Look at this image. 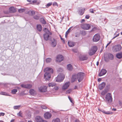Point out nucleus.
I'll return each instance as SVG.
<instances>
[{
	"mask_svg": "<svg viewBox=\"0 0 122 122\" xmlns=\"http://www.w3.org/2000/svg\"><path fill=\"white\" fill-rule=\"evenodd\" d=\"M97 49L96 46H93L91 48V49L89 50V54L91 56L93 55L96 52Z\"/></svg>",
	"mask_w": 122,
	"mask_h": 122,
	"instance_id": "nucleus-5",
	"label": "nucleus"
},
{
	"mask_svg": "<svg viewBox=\"0 0 122 122\" xmlns=\"http://www.w3.org/2000/svg\"><path fill=\"white\" fill-rule=\"evenodd\" d=\"M107 92V91L105 90H104L101 93V94L102 95H104L106 94Z\"/></svg>",
	"mask_w": 122,
	"mask_h": 122,
	"instance_id": "nucleus-37",
	"label": "nucleus"
},
{
	"mask_svg": "<svg viewBox=\"0 0 122 122\" xmlns=\"http://www.w3.org/2000/svg\"><path fill=\"white\" fill-rule=\"evenodd\" d=\"M79 58L81 61H83L87 60L88 57L86 56L82 55L80 56Z\"/></svg>",
	"mask_w": 122,
	"mask_h": 122,
	"instance_id": "nucleus-16",
	"label": "nucleus"
},
{
	"mask_svg": "<svg viewBox=\"0 0 122 122\" xmlns=\"http://www.w3.org/2000/svg\"><path fill=\"white\" fill-rule=\"evenodd\" d=\"M43 119L40 116H37L35 118V120L37 122H42Z\"/></svg>",
	"mask_w": 122,
	"mask_h": 122,
	"instance_id": "nucleus-18",
	"label": "nucleus"
},
{
	"mask_svg": "<svg viewBox=\"0 0 122 122\" xmlns=\"http://www.w3.org/2000/svg\"><path fill=\"white\" fill-rule=\"evenodd\" d=\"M121 45H117L114 46L113 47V49L114 51L117 52L120 51L121 50Z\"/></svg>",
	"mask_w": 122,
	"mask_h": 122,
	"instance_id": "nucleus-7",
	"label": "nucleus"
},
{
	"mask_svg": "<svg viewBox=\"0 0 122 122\" xmlns=\"http://www.w3.org/2000/svg\"><path fill=\"white\" fill-rule=\"evenodd\" d=\"M39 91L42 92H45L47 91V88L45 86H41L39 88Z\"/></svg>",
	"mask_w": 122,
	"mask_h": 122,
	"instance_id": "nucleus-12",
	"label": "nucleus"
},
{
	"mask_svg": "<svg viewBox=\"0 0 122 122\" xmlns=\"http://www.w3.org/2000/svg\"><path fill=\"white\" fill-rule=\"evenodd\" d=\"M45 72L44 75V77L46 80H49L51 77L50 73H53V71L51 68L47 67L45 68L44 70Z\"/></svg>",
	"mask_w": 122,
	"mask_h": 122,
	"instance_id": "nucleus-1",
	"label": "nucleus"
},
{
	"mask_svg": "<svg viewBox=\"0 0 122 122\" xmlns=\"http://www.w3.org/2000/svg\"><path fill=\"white\" fill-rule=\"evenodd\" d=\"M52 3H48L46 5V7H48L49 6H50L52 4Z\"/></svg>",
	"mask_w": 122,
	"mask_h": 122,
	"instance_id": "nucleus-44",
	"label": "nucleus"
},
{
	"mask_svg": "<svg viewBox=\"0 0 122 122\" xmlns=\"http://www.w3.org/2000/svg\"><path fill=\"white\" fill-rule=\"evenodd\" d=\"M68 46L70 47H73L75 46V44L74 42L70 41H68Z\"/></svg>",
	"mask_w": 122,
	"mask_h": 122,
	"instance_id": "nucleus-21",
	"label": "nucleus"
},
{
	"mask_svg": "<svg viewBox=\"0 0 122 122\" xmlns=\"http://www.w3.org/2000/svg\"><path fill=\"white\" fill-rule=\"evenodd\" d=\"M21 87H22L25 88H26L28 89L32 87V85L29 84H22L21 85Z\"/></svg>",
	"mask_w": 122,
	"mask_h": 122,
	"instance_id": "nucleus-14",
	"label": "nucleus"
},
{
	"mask_svg": "<svg viewBox=\"0 0 122 122\" xmlns=\"http://www.w3.org/2000/svg\"><path fill=\"white\" fill-rule=\"evenodd\" d=\"M56 84L53 82H51L48 84V86L49 87H53L55 86L56 85Z\"/></svg>",
	"mask_w": 122,
	"mask_h": 122,
	"instance_id": "nucleus-29",
	"label": "nucleus"
},
{
	"mask_svg": "<svg viewBox=\"0 0 122 122\" xmlns=\"http://www.w3.org/2000/svg\"><path fill=\"white\" fill-rule=\"evenodd\" d=\"M106 100L107 102L109 103L112 101V98L111 94L110 93H108L106 95Z\"/></svg>",
	"mask_w": 122,
	"mask_h": 122,
	"instance_id": "nucleus-2",
	"label": "nucleus"
},
{
	"mask_svg": "<svg viewBox=\"0 0 122 122\" xmlns=\"http://www.w3.org/2000/svg\"><path fill=\"white\" fill-rule=\"evenodd\" d=\"M53 6H58L57 3L56 2H54L53 3Z\"/></svg>",
	"mask_w": 122,
	"mask_h": 122,
	"instance_id": "nucleus-50",
	"label": "nucleus"
},
{
	"mask_svg": "<svg viewBox=\"0 0 122 122\" xmlns=\"http://www.w3.org/2000/svg\"><path fill=\"white\" fill-rule=\"evenodd\" d=\"M71 89H69L67 90L66 92V93H67L69 94L71 92Z\"/></svg>",
	"mask_w": 122,
	"mask_h": 122,
	"instance_id": "nucleus-46",
	"label": "nucleus"
},
{
	"mask_svg": "<svg viewBox=\"0 0 122 122\" xmlns=\"http://www.w3.org/2000/svg\"><path fill=\"white\" fill-rule=\"evenodd\" d=\"M29 93L31 95H34L36 94L35 91L34 89H32L30 90Z\"/></svg>",
	"mask_w": 122,
	"mask_h": 122,
	"instance_id": "nucleus-24",
	"label": "nucleus"
},
{
	"mask_svg": "<svg viewBox=\"0 0 122 122\" xmlns=\"http://www.w3.org/2000/svg\"><path fill=\"white\" fill-rule=\"evenodd\" d=\"M109 58L110 60H112L114 58L113 55L111 54H109L108 55Z\"/></svg>",
	"mask_w": 122,
	"mask_h": 122,
	"instance_id": "nucleus-32",
	"label": "nucleus"
},
{
	"mask_svg": "<svg viewBox=\"0 0 122 122\" xmlns=\"http://www.w3.org/2000/svg\"><path fill=\"white\" fill-rule=\"evenodd\" d=\"M70 83L69 82H66L62 86V89L63 90H65L67 89L69 87Z\"/></svg>",
	"mask_w": 122,
	"mask_h": 122,
	"instance_id": "nucleus-10",
	"label": "nucleus"
},
{
	"mask_svg": "<svg viewBox=\"0 0 122 122\" xmlns=\"http://www.w3.org/2000/svg\"><path fill=\"white\" fill-rule=\"evenodd\" d=\"M25 10L24 9H20L18 10V11L20 13H22L24 12Z\"/></svg>",
	"mask_w": 122,
	"mask_h": 122,
	"instance_id": "nucleus-40",
	"label": "nucleus"
},
{
	"mask_svg": "<svg viewBox=\"0 0 122 122\" xmlns=\"http://www.w3.org/2000/svg\"><path fill=\"white\" fill-rule=\"evenodd\" d=\"M64 57L62 55H59L57 56L56 61L60 62L63 61L64 60Z\"/></svg>",
	"mask_w": 122,
	"mask_h": 122,
	"instance_id": "nucleus-9",
	"label": "nucleus"
},
{
	"mask_svg": "<svg viewBox=\"0 0 122 122\" xmlns=\"http://www.w3.org/2000/svg\"><path fill=\"white\" fill-rule=\"evenodd\" d=\"M76 75L79 82H80L83 79L84 74L83 72H80L78 73Z\"/></svg>",
	"mask_w": 122,
	"mask_h": 122,
	"instance_id": "nucleus-4",
	"label": "nucleus"
},
{
	"mask_svg": "<svg viewBox=\"0 0 122 122\" xmlns=\"http://www.w3.org/2000/svg\"><path fill=\"white\" fill-rule=\"evenodd\" d=\"M28 13L29 15H33L35 14V12L34 11H29Z\"/></svg>",
	"mask_w": 122,
	"mask_h": 122,
	"instance_id": "nucleus-31",
	"label": "nucleus"
},
{
	"mask_svg": "<svg viewBox=\"0 0 122 122\" xmlns=\"http://www.w3.org/2000/svg\"><path fill=\"white\" fill-rule=\"evenodd\" d=\"M49 35L50 34L48 33H45L43 34V37L44 39L46 41H47L48 40L49 38Z\"/></svg>",
	"mask_w": 122,
	"mask_h": 122,
	"instance_id": "nucleus-20",
	"label": "nucleus"
},
{
	"mask_svg": "<svg viewBox=\"0 0 122 122\" xmlns=\"http://www.w3.org/2000/svg\"><path fill=\"white\" fill-rule=\"evenodd\" d=\"M104 60L106 62H108V59H107V58H104Z\"/></svg>",
	"mask_w": 122,
	"mask_h": 122,
	"instance_id": "nucleus-57",
	"label": "nucleus"
},
{
	"mask_svg": "<svg viewBox=\"0 0 122 122\" xmlns=\"http://www.w3.org/2000/svg\"><path fill=\"white\" fill-rule=\"evenodd\" d=\"M0 94L2 95H3L5 96H8V94L5 92H1L0 93Z\"/></svg>",
	"mask_w": 122,
	"mask_h": 122,
	"instance_id": "nucleus-35",
	"label": "nucleus"
},
{
	"mask_svg": "<svg viewBox=\"0 0 122 122\" xmlns=\"http://www.w3.org/2000/svg\"><path fill=\"white\" fill-rule=\"evenodd\" d=\"M77 88V86H74V89H76Z\"/></svg>",
	"mask_w": 122,
	"mask_h": 122,
	"instance_id": "nucleus-62",
	"label": "nucleus"
},
{
	"mask_svg": "<svg viewBox=\"0 0 122 122\" xmlns=\"http://www.w3.org/2000/svg\"><path fill=\"white\" fill-rule=\"evenodd\" d=\"M62 71V69L61 68H59V69L58 70V71L59 72H61Z\"/></svg>",
	"mask_w": 122,
	"mask_h": 122,
	"instance_id": "nucleus-51",
	"label": "nucleus"
},
{
	"mask_svg": "<svg viewBox=\"0 0 122 122\" xmlns=\"http://www.w3.org/2000/svg\"><path fill=\"white\" fill-rule=\"evenodd\" d=\"M90 17V16L89 15H86L85 16V18L86 19H88Z\"/></svg>",
	"mask_w": 122,
	"mask_h": 122,
	"instance_id": "nucleus-52",
	"label": "nucleus"
},
{
	"mask_svg": "<svg viewBox=\"0 0 122 122\" xmlns=\"http://www.w3.org/2000/svg\"><path fill=\"white\" fill-rule=\"evenodd\" d=\"M85 20L84 19H82L81 20V23H82L83 22H85Z\"/></svg>",
	"mask_w": 122,
	"mask_h": 122,
	"instance_id": "nucleus-58",
	"label": "nucleus"
},
{
	"mask_svg": "<svg viewBox=\"0 0 122 122\" xmlns=\"http://www.w3.org/2000/svg\"><path fill=\"white\" fill-rule=\"evenodd\" d=\"M90 12H91L92 13H94V12L93 11V10L92 9H90Z\"/></svg>",
	"mask_w": 122,
	"mask_h": 122,
	"instance_id": "nucleus-55",
	"label": "nucleus"
},
{
	"mask_svg": "<svg viewBox=\"0 0 122 122\" xmlns=\"http://www.w3.org/2000/svg\"><path fill=\"white\" fill-rule=\"evenodd\" d=\"M67 69L69 70H71L72 69V65L70 64H68L67 66Z\"/></svg>",
	"mask_w": 122,
	"mask_h": 122,
	"instance_id": "nucleus-27",
	"label": "nucleus"
},
{
	"mask_svg": "<svg viewBox=\"0 0 122 122\" xmlns=\"http://www.w3.org/2000/svg\"><path fill=\"white\" fill-rule=\"evenodd\" d=\"M112 110L114 111H115L116 110V109L115 108H113Z\"/></svg>",
	"mask_w": 122,
	"mask_h": 122,
	"instance_id": "nucleus-64",
	"label": "nucleus"
},
{
	"mask_svg": "<svg viewBox=\"0 0 122 122\" xmlns=\"http://www.w3.org/2000/svg\"><path fill=\"white\" fill-rule=\"evenodd\" d=\"M81 28L84 30H88L91 27L90 25L88 24H83L81 25Z\"/></svg>",
	"mask_w": 122,
	"mask_h": 122,
	"instance_id": "nucleus-6",
	"label": "nucleus"
},
{
	"mask_svg": "<svg viewBox=\"0 0 122 122\" xmlns=\"http://www.w3.org/2000/svg\"><path fill=\"white\" fill-rule=\"evenodd\" d=\"M77 77L76 74H74L72 75L71 78V82H73L76 81L77 80Z\"/></svg>",
	"mask_w": 122,
	"mask_h": 122,
	"instance_id": "nucleus-19",
	"label": "nucleus"
},
{
	"mask_svg": "<svg viewBox=\"0 0 122 122\" xmlns=\"http://www.w3.org/2000/svg\"><path fill=\"white\" fill-rule=\"evenodd\" d=\"M9 11L11 12H15L16 11L15 8L13 7H10L9 9Z\"/></svg>",
	"mask_w": 122,
	"mask_h": 122,
	"instance_id": "nucleus-22",
	"label": "nucleus"
},
{
	"mask_svg": "<svg viewBox=\"0 0 122 122\" xmlns=\"http://www.w3.org/2000/svg\"><path fill=\"white\" fill-rule=\"evenodd\" d=\"M82 33L84 34V35H86V32L85 31H82Z\"/></svg>",
	"mask_w": 122,
	"mask_h": 122,
	"instance_id": "nucleus-59",
	"label": "nucleus"
},
{
	"mask_svg": "<svg viewBox=\"0 0 122 122\" xmlns=\"http://www.w3.org/2000/svg\"><path fill=\"white\" fill-rule=\"evenodd\" d=\"M75 122H80V121L78 119H76L75 120Z\"/></svg>",
	"mask_w": 122,
	"mask_h": 122,
	"instance_id": "nucleus-61",
	"label": "nucleus"
},
{
	"mask_svg": "<svg viewBox=\"0 0 122 122\" xmlns=\"http://www.w3.org/2000/svg\"><path fill=\"white\" fill-rule=\"evenodd\" d=\"M117 32H116V33H115L114 34V36H115L113 37V38H112V39H114V38H115L116 37H117L119 35V33H118L116 35H116V33Z\"/></svg>",
	"mask_w": 122,
	"mask_h": 122,
	"instance_id": "nucleus-42",
	"label": "nucleus"
},
{
	"mask_svg": "<svg viewBox=\"0 0 122 122\" xmlns=\"http://www.w3.org/2000/svg\"><path fill=\"white\" fill-rule=\"evenodd\" d=\"M5 114L3 112L0 113V117L1 116H3L5 115Z\"/></svg>",
	"mask_w": 122,
	"mask_h": 122,
	"instance_id": "nucleus-54",
	"label": "nucleus"
},
{
	"mask_svg": "<svg viewBox=\"0 0 122 122\" xmlns=\"http://www.w3.org/2000/svg\"><path fill=\"white\" fill-rule=\"evenodd\" d=\"M44 31L45 32V33L48 34L50 35H52V33L51 32L48 30V29L46 28H45L44 30Z\"/></svg>",
	"mask_w": 122,
	"mask_h": 122,
	"instance_id": "nucleus-25",
	"label": "nucleus"
},
{
	"mask_svg": "<svg viewBox=\"0 0 122 122\" xmlns=\"http://www.w3.org/2000/svg\"><path fill=\"white\" fill-rule=\"evenodd\" d=\"M117 58L119 59H120L122 57V53H118L116 55Z\"/></svg>",
	"mask_w": 122,
	"mask_h": 122,
	"instance_id": "nucleus-28",
	"label": "nucleus"
},
{
	"mask_svg": "<svg viewBox=\"0 0 122 122\" xmlns=\"http://www.w3.org/2000/svg\"><path fill=\"white\" fill-rule=\"evenodd\" d=\"M51 58H47L46 59V61L47 63H49L51 61Z\"/></svg>",
	"mask_w": 122,
	"mask_h": 122,
	"instance_id": "nucleus-36",
	"label": "nucleus"
},
{
	"mask_svg": "<svg viewBox=\"0 0 122 122\" xmlns=\"http://www.w3.org/2000/svg\"><path fill=\"white\" fill-rule=\"evenodd\" d=\"M85 9H80L79 10V13L81 15H82L84 13Z\"/></svg>",
	"mask_w": 122,
	"mask_h": 122,
	"instance_id": "nucleus-23",
	"label": "nucleus"
},
{
	"mask_svg": "<svg viewBox=\"0 0 122 122\" xmlns=\"http://www.w3.org/2000/svg\"><path fill=\"white\" fill-rule=\"evenodd\" d=\"M101 80V78H99L98 79L97 81H98L99 82Z\"/></svg>",
	"mask_w": 122,
	"mask_h": 122,
	"instance_id": "nucleus-60",
	"label": "nucleus"
},
{
	"mask_svg": "<svg viewBox=\"0 0 122 122\" xmlns=\"http://www.w3.org/2000/svg\"><path fill=\"white\" fill-rule=\"evenodd\" d=\"M102 112H103V113L107 114H109L112 113L111 112H110L109 111L106 112L104 110H103L102 111Z\"/></svg>",
	"mask_w": 122,
	"mask_h": 122,
	"instance_id": "nucleus-34",
	"label": "nucleus"
},
{
	"mask_svg": "<svg viewBox=\"0 0 122 122\" xmlns=\"http://www.w3.org/2000/svg\"><path fill=\"white\" fill-rule=\"evenodd\" d=\"M17 91L16 89H14L11 90V92L12 94H15L17 92Z\"/></svg>",
	"mask_w": 122,
	"mask_h": 122,
	"instance_id": "nucleus-33",
	"label": "nucleus"
},
{
	"mask_svg": "<svg viewBox=\"0 0 122 122\" xmlns=\"http://www.w3.org/2000/svg\"><path fill=\"white\" fill-rule=\"evenodd\" d=\"M20 107V105L15 106L13 108L14 109H18Z\"/></svg>",
	"mask_w": 122,
	"mask_h": 122,
	"instance_id": "nucleus-38",
	"label": "nucleus"
},
{
	"mask_svg": "<svg viewBox=\"0 0 122 122\" xmlns=\"http://www.w3.org/2000/svg\"><path fill=\"white\" fill-rule=\"evenodd\" d=\"M112 42V41H110L106 45V47H107Z\"/></svg>",
	"mask_w": 122,
	"mask_h": 122,
	"instance_id": "nucleus-56",
	"label": "nucleus"
},
{
	"mask_svg": "<svg viewBox=\"0 0 122 122\" xmlns=\"http://www.w3.org/2000/svg\"><path fill=\"white\" fill-rule=\"evenodd\" d=\"M72 51L75 52V53H77V51L76 49H73L72 50Z\"/></svg>",
	"mask_w": 122,
	"mask_h": 122,
	"instance_id": "nucleus-53",
	"label": "nucleus"
},
{
	"mask_svg": "<svg viewBox=\"0 0 122 122\" xmlns=\"http://www.w3.org/2000/svg\"><path fill=\"white\" fill-rule=\"evenodd\" d=\"M34 18L36 20H38L39 19V17L38 16L36 15L34 16Z\"/></svg>",
	"mask_w": 122,
	"mask_h": 122,
	"instance_id": "nucleus-45",
	"label": "nucleus"
},
{
	"mask_svg": "<svg viewBox=\"0 0 122 122\" xmlns=\"http://www.w3.org/2000/svg\"><path fill=\"white\" fill-rule=\"evenodd\" d=\"M52 122H61V121L59 118H56L53 119Z\"/></svg>",
	"mask_w": 122,
	"mask_h": 122,
	"instance_id": "nucleus-26",
	"label": "nucleus"
},
{
	"mask_svg": "<svg viewBox=\"0 0 122 122\" xmlns=\"http://www.w3.org/2000/svg\"><path fill=\"white\" fill-rule=\"evenodd\" d=\"M72 27H70L67 31L66 32V35H68L69 33L70 32V30H71V29Z\"/></svg>",
	"mask_w": 122,
	"mask_h": 122,
	"instance_id": "nucleus-43",
	"label": "nucleus"
},
{
	"mask_svg": "<svg viewBox=\"0 0 122 122\" xmlns=\"http://www.w3.org/2000/svg\"><path fill=\"white\" fill-rule=\"evenodd\" d=\"M100 38V35L98 34H96L93 36L92 40L93 42H96L98 41Z\"/></svg>",
	"mask_w": 122,
	"mask_h": 122,
	"instance_id": "nucleus-8",
	"label": "nucleus"
},
{
	"mask_svg": "<svg viewBox=\"0 0 122 122\" xmlns=\"http://www.w3.org/2000/svg\"><path fill=\"white\" fill-rule=\"evenodd\" d=\"M68 97L71 102L72 103H73V101L71 98L69 96H68Z\"/></svg>",
	"mask_w": 122,
	"mask_h": 122,
	"instance_id": "nucleus-48",
	"label": "nucleus"
},
{
	"mask_svg": "<svg viewBox=\"0 0 122 122\" xmlns=\"http://www.w3.org/2000/svg\"><path fill=\"white\" fill-rule=\"evenodd\" d=\"M107 71L105 69H102L100 72L99 74V76H101L103 75H105L107 73Z\"/></svg>",
	"mask_w": 122,
	"mask_h": 122,
	"instance_id": "nucleus-13",
	"label": "nucleus"
},
{
	"mask_svg": "<svg viewBox=\"0 0 122 122\" xmlns=\"http://www.w3.org/2000/svg\"><path fill=\"white\" fill-rule=\"evenodd\" d=\"M41 107L43 109H45L47 108L45 106L42 105L41 106Z\"/></svg>",
	"mask_w": 122,
	"mask_h": 122,
	"instance_id": "nucleus-47",
	"label": "nucleus"
},
{
	"mask_svg": "<svg viewBox=\"0 0 122 122\" xmlns=\"http://www.w3.org/2000/svg\"><path fill=\"white\" fill-rule=\"evenodd\" d=\"M55 87H54V89L56 90H57L59 88V87L58 86H55Z\"/></svg>",
	"mask_w": 122,
	"mask_h": 122,
	"instance_id": "nucleus-49",
	"label": "nucleus"
},
{
	"mask_svg": "<svg viewBox=\"0 0 122 122\" xmlns=\"http://www.w3.org/2000/svg\"><path fill=\"white\" fill-rule=\"evenodd\" d=\"M52 115L51 114L47 112L45 113L44 114V117L46 119H49L51 117Z\"/></svg>",
	"mask_w": 122,
	"mask_h": 122,
	"instance_id": "nucleus-11",
	"label": "nucleus"
},
{
	"mask_svg": "<svg viewBox=\"0 0 122 122\" xmlns=\"http://www.w3.org/2000/svg\"><path fill=\"white\" fill-rule=\"evenodd\" d=\"M51 45L53 47H55L56 45V40L54 38L51 40Z\"/></svg>",
	"mask_w": 122,
	"mask_h": 122,
	"instance_id": "nucleus-15",
	"label": "nucleus"
},
{
	"mask_svg": "<svg viewBox=\"0 0 122 122\" xmlns=\"http://www.w3.org/2000/svg\"><path fill=\"white\" fill-rule=\"evenodd\" d=\"M106 85L105 83L104 82H102L99 85L98 87L99 89L101 90Z\"/></svg>",
	"mask_w": 122,
	"mask_h": 122,
	"instance_id": "nucleus-17",
	"label": "nucleus"
},
{
	"mask_svg": "<svg viewBox=\"0 0 122 122\" xmlns=\"http://www.w3.org/2000/svg\"><path fill=\"white\" fill-rule=\"evenodd\" d=\"M22 113L21 112H20L17 113V115L19 116L22 117Z\"/></svg>",
	"mask_w": 122,
	"mask_h": 122,
	"instance_id": "nucleus-41",
	"label": "nucleus"
},
{
	"mask_svg": "<svg viewBox=\"0 0 122 122\" xmlns=\"http://www.w3.org/2000/svg\"><path fill=\"white\" fill-rule=\"evenodd\" d=\"M65 78V76L62 74H60L56 78V81L61 82Z\"/></svg>",
	"mask_w": 122,
	"mask_h": 122,
	"instance_id": "nucleus-3",
	"label": "nucleus"
},
{
	"mask_svg": "<svg viewBox=\"0 0 122 122\" xmlns=\"http://www.w3.org/2000/svg\"><path fill=\"white\" fill-rule=\"evenodd\" d=\"M42 122H48L47 121L43 119Z\"/></svg>",
	"mask_w": 122,
	"mask_h": 122,
	"instance_id": "nucleus-63",
	"label": "nucleus"
},
{
	"mask_svg": "<svg viewBox=\"0 0 122 122\" xmlns=\"http://www.w3.org/2000/svg\"><path fill=\"white\" fill-rule=\"evenodd\" d=\"M41 22L43 24H46V22L43 19H41Z\"/></svg>",
	"mask_w": 122,
	"mask_h": 122,
	"instance_id": "nucleus-39",
	"label": "nucleus"
},
{
	"mask_svg": "<svg viewBox=\"0 0 122 122\" xmlns=\"http://www.w3.org/2000/svg\"><path fill=\"white\" fill-rule=\"evenodd\" d=\"M37 30L40 31H41L42 30V26L40 25H38L37 26Z\"/></svg>",
	"mask_w": 122,
	"mask_h": 122,
	"instance_id": "nucleus-30",
	"label": "nucleus"
}]
</instances>
